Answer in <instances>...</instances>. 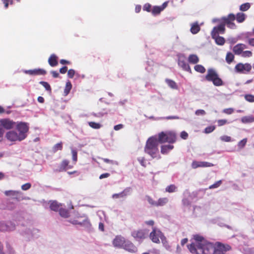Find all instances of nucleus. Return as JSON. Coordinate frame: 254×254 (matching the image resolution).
<instances>
[{
    "instance_id": "obj_15",
    "label": "nucleus",
    "mask_w": 254,
    "mask_h": 254,
    "mask_svg": "<svg viewBox=\"0 0 254 254\" xmlns=\"http://www.w3.org/2000/svg\"><path fill=\"white\" fill-rule=\"evenodd\" d=\"M126 239L121 236H117L113 241L114 247L122 248L126 243Z\"/></svg>"
},
{
    "instance_id": "obj_47",
    "label": "nucleus",
    "mask_w": 254,
    "mask_h": 254,
    "mask_svg": "<svg viewBox=\"0 0 254 254\" xmlns=\"http://www.w3.org/2000/svg\"><path fill=\"white\" fill-rule=\"evenodd\" d=\"M215 129V127L214 126H210L206 127L204 129V132L205 133H209L214 131Z\"/></svg>"
},
{
    "instance_id": "obj_38",
    "label": "nucleus",
    "mask_w": 254,
    "mask_h": 254,
    "mask_svg": "<svg viewBox=\"0 0 254 254\" xmlns=\"http://www.w3.org/2000/svg\"><path fill=\"white\" fill-rule=\"evenodd\" d=\"M63 149V143L62 142L56 144L52 148L53 152H56L58 150H62Z\"/></svg>"
},
{
    "instance_id": "obj_20",
    "label": "nucleus",
    "mask_w": 254,
    "mask_h": 254,
    "mask_svg": "<svg viewBox=\"0 0 254 254\" xmlns=\"http://www.w3.org/2000/svg\"><path fill=\"white\" fill-rule=\"evenodd\" d=\"M247 48L245 44L239 43L235 45L233 48V51L235 55H241L243 50Z\"/></svg>"
},
{
    "instance_id": "obj_7",
    "label": "nucleus",
    "mask_w": 254,
    "mask_h": 254,
    "mask_svg": "<svg viewBox=\"0 0 254 254\" xmlns=\"http://www.w3.org/2000/svg\"><path fill=\"white\" fill-rule=\"evenodd\" d=\"M4 194L6 196H9L11 199L15 200L17 201L23 199L22 193L20 191L13 190H5L4 192Z\"/></svg>"
},
{
    "instance_id": "obj_24",
    "label": "nucleus",
    "mask_w": 254,
    "mask_h": 254,
    "mask_svg": "<svg viewBox=\"0 0 254 254\" xmlns=\"http://www.w3.org/2000/svg\"><path fill=\"white\" fill-rule=\"evenodd\" d=\"M200 30V27L198 23L196 22L191 24L190 31L193 34H197Z\"/></svg>"
},
{
    "instance_id": "obj_37",
    "label": "nucleus",
    "mask_w": 254,
    "mask_h": 254,
    "mask_svg": "<svg viewBox=\"0 0 254 254\" xmlns=\"http://www.w3.org/2000/svg\"><path fill=\"white\" fill-rule=\"evenodd\" d=\"M176 190L177 187L173 184L167 186L165 189L166 191L169 193L175 192Z\"/></svg>"
},
{
    "instance_id": "obj_44",
    "label": "nucleus",
    "mask_w": 254,
    "mask_h": 254,
    "mask_svg": "<svg viewBox=\"0 0 254 254\" xmlns=\"http://www.w3.org/2000/svg\"><path fill=\"white\" fill-rule=\"evenodd\" d=\"M245 99L249 102H254V95L252 94H246L245 95Z\"/></svg>"
},
{
    "instance_id": "obj_39",
    "label": "nucleus",
    "mask_w": 254,
    "mask_h": 254,
    "mask_svg": "<svg viewBox=\"0 0 254 254\" xmlns=\"http://www.w3.org/2000/svg\"><path fill=\"white\" fill-rule=\"evenodd\" d=\"M72 87L71 83L70 81H67L66 83L65 87L64 89V93L65 95H67L70 92Z\"/></svg>"
},
{
    "instance_id": "obj_22",
    "label": "nucleus",
    "mask_w": 254,
    "mask_h": 254,
    "mask_svg": "<svg viewBox=\"0 0 254 254\" xmlns=\"http://www.w3.org/2000/svg\"><path fill=\"white\" fill-rule=\"evenodd\" d=\"M58 59L56 55H51L48 59L49 64L52 67L57 66L58 64Z\"/></svg>"
},
{
    "instance_id": "obj_64",
    "label": "nucleus",
    "mask_w": 254,
    "mask_h": 254,
    "mask_svg": "<svg viewBox=\"0 0 254 254\" xmlns=\"http://www.w3.org/2000/svg\"><path fill=\"white\" fill-rule=\"evenodd\" d=\"M248 43L250 45L254 47V38L249 39Z\"/></svg>"
},
{
    "instance_id": "obj_54",
    "label": "nucleus",
    "mask_w": 254,
    "mask_h": 254,
    "mask_svg": "<svg viewBox=\"0 0 254 254\" xmlns=\"http://www.w3.org/2000/svg\"><path fill=\"white\" fill-rule=\"evenodd\" d=\"M220 139L224 142H230L231 137L227 135H223L220 137Z\"/></svg>"
},
{
    "instance_id": "obj_33",
    "label": "nucleus",
    "mask_w": 254,
    "mask_h": 254,
    "mask_svg": "<svg viewBox=\"0 0 254 254\" xmlns=\"http://www.w3.org/2000/svg\"><path fill=\"white\" fill-rule=\"evenodd\" d=\"M165 81L168 86L171 88L177 89L178 88L177 85L174 81L171 79H166Z\"/></svg>"
},
{
    "instance_id": "obj_43",
    "label": "nucleus",
    "mask_w": 254,
    "mask_h": 254,
    "mask_svg": "<svg viewBox=\"0 0 254 254\" xmlns=\"http://www.w3.org/2000/svg\"><path fill=\"white\" fill-rule=\"evenodd\" d=\"M127 195V194L125 193V191H123L119 193H115L112 195V197L113 198H118L119 197H123Z\"/></svg>"
},
{
    "instance_id": "obj_53",
    "label": "nucleus",
    "mask_w": 254,
    "mask_h": 254,
    "mask_svg": "<svg viewBox=\"0 0 254 254\" xmlns=\"http://www.w3.org/2000/svg\"><path fill=\"white\" fill-rule=\"evenodd\" d=\"M228 123V121L226 119L218 120L217 121L218 126L221 127Z\"/></svg>"
},
{
    "instance_id": "obj_40",
    "label": "nucleus",
    "mask_w": 254,
    "mask_h": 254,
    "mask_svg": "<svg viewBox=\"0 0 254 254\" xmlns=\"http://www.w3.org/2000/svg\"><path fill=\"white\" fill-rule=\"evenodd\" d=\"M88 125L94 129H99L102 127V125L100 124L94 122H89Z\"/></svg>"
},
{
    "instance_id": "obj_48",
    "label": "nucleus",
    "mask_w": 254,
    "mask_h": 254,
    "mask_svg": "<svg viewBox=\"0 0 254 254\" xmlns=\"http://www.w3.org/2000/svg\"><path fill=\"white\" fill-rule=\"evenodd\" d=\"M146 197H147L146 199H147L148 203L150 205H151L152 206H156L157 201L153 200V199L149 196H147Z\"/></svg>"
},
{
    "instance_id": "obj_8",
    "label": "nucleus",
    "mask_w": 254,
    "mask_h": 254,
    "mask_svg": "<svg viewBox=\"0 0 254 254\" xmlns=\"http://www.w3.org/2000/svg\"><path fill=\"white\" fill-rule=\"evenodd\" d=\"M252 69V65L250 64L238 63L235 66V70L238 73H246L249 72Z\"/></svg>"
},
{
    "instance_id": "obj_13",
    "label": "nucleus",
    "mask_w": 254,
    "mask_h": 254,
    "mask_svg": "<svg viewBox=\"0 0 254 254\" xmlns=\"http://www.w3.org/2000/svg\"><path fill=\"white\" fill-rule=\"evenodd\" d=\"M178 64L185 71L191 72V69L189 64L186 62V58L184 56H179L178 58Z\"/></svg>"
},
{
    "instance_id": "obj_46",
    "label": "nucleus",
    "mask_w": 254,
    "mask_h": 254,
    "mask_svg": "<svg viewBox=\"0 0 254 254\" xmlns=\"http://www.w3.org/2000/svg\"><path fill=\"white\" fill-rule=\"evenodd\" d=\"M40 84L44 86L47 91H49L50 92H51V86L48 82L45 81H40Z\"/></svg>"
},
{
    "instance_id": "obj_14",
    "label": "nucleus",
    "mask_w": 254,
    "mask_h": 254,
    "mask_svg": "<svg viewBox=\"0 0 254 254\" xmlns=\"http://www.w3.org/2000/svg\"><path fill=\"white\" fill-rule=\"evenodd\" d=\"M225 23H221L217 26L214 27L211 32V36H215V35H219V34H224L225 31Z\"/></svg>"
},
{
    "instance_id": "obj_31",
    "label": "nucleus",
    "mask_w": 254,
    "mask_h": 254,
    "mask_svg": "<svg viewBox=\"0 0 254 254\" xmlns=\"http://www.w3.org/2000/svg\"><path fill=\"white\" fill-rule=\"evenodd\" d=\"M245 14L243 13H238L236 16V19L239 23L243 22L245 20Z\"/></svg>"
},
{
    "instance_id": "obj_3",
    "label": "nucleus",
    "mask_w": 254,
    "mask_h": 254,
    "mask_svg": "<svg viewBox=\"0 0 254 254\" xmlns=\"http://www.w3.org/2000/svg\"><path fill=\"white\" fill-rule=\"evenodd\" d=\"M157 139L160 143L168 142L173 144L176 142L177 136L176 133L173 131H162L158 133Z\"/></svg>"
},
{
    "instance_id": "obj_34",
    "label": "nucleus",
    "mask_w": 254,
    "mask_h": 254,
    "mask_svg": "<svg viewBox=\"0 0 254 254\" xmlns=\"http://www.w3.org/2000/svg\"><path fill=\"white\" fill-rule=\"evenodd\" d=\"M59 211L60 215L62 217H64V218H67L69 215V213L68 211L66 209L60 208L59 209Z\"/></svg>"
},
{
    "instance_id": "obj_1",
    "label": "nucleus",
    "mask_w": 254,
    "mask_h": 254,
    "mask_svg": "<svg viewBox=\"0 0 254 254\" xmlns=\"http://www.w3.org/2000/svg\"><path fill=\"white\" fill-rule=\"evenodd\" d=\"M193 239L195 242L188 245V249L192 254H225L226 252L231 249L229 245H225L220 242H216L214 245L199 235H194Z\"/></svg>"
},
{
    "instance_id": "obj_50",
    "label": "nucleus",
    "mask_w": 254,
    "mask_h": 254,
    "mask_svg": "<svg viewBox=\"0 0 254 254\" xmlns=\"http://www.w3.org/2000/svg\"><path fill=\"white\" fill-rule=\"evenodd\" d=\"M71 153L72 160L74 162V164H75L77 161V152L76 150H72Z\"/></svg>"
},
{
    "instance_id": "obj_32",
    "label": "nucleus",
    "mask_w": 254,
    "mask_h": 254,
    "mask_svg": "<svg viewBox=\"0 0 254 254\" xmlns=\"http://www.w3.org/2000/svg\"><path fill=\"white\" fill-rule=\"evenodd\" d=\"M194 69L196 71L201 73H204L206 71L205 67L201 64L195 65Z\"/></svg>"
},
{
    "instance_id": "obj_5",
    "label": "nucleus",
    "mask_w": 254,
    "mask_h": 254,
    "mask_svg": "<svg viewBox=\"0 0 254 254\" xmlns=\"http://www.w3.org/2000/svg\"><path fill=\"white\" fill-rule=\"evenodd\" d=\"M16 128L18 131V134L22 140H24L27 136V133L29 131V124L25 122H17L16 124Z\"/></svg>"
},
{
    "instance_id": "obj_6",
    "label": "nucleus",
    "mask_w": 254,
    "mask_h": 254,
    "mask_svg": "<svg viewBox=\"0 0 254 254\" xmlns=\"http://www.w3.org/2000/svg\"><path fill=\"white\" fill-rule=\"evenodd\" d=\"M164 234L156 227L152 228V231L149 234V238L151 241L156 244H159L161 241L164 238Z\"/></svg>"
},
{
    "instance_id": "obj_35",
    "label": "nucleus",
    "mask_w": 254,
    "mask_h": 254,
    "mask_svg": "<svg viewBox=\"0 0 254 254\" xmlns=\"http://www.w3.org/2000/svg\"><path fill=\"white\" fill-rule=\"evenodd\" d=\"M162 11L161 7L159 6H154L152 8L151 13L153 15H156L160 14Z\"/></svg>"
},
{
    "instance_id": "obj_21",
    "label": "nucleus",
    "mask_w": 254,
    "mask_h": 254,
    "mask_svg": "<svg viewBox=\"0 0 254 254\" xmlns=\"http://www.w3.org/2000/svg\"><path fill=\"white\" fill-rule=\"evenodd\" d=\"M122 248L130 253H135L137 251L136 247L129 241H126Z\"/></svg>"
},
{
    "instance_id": "obj_26",
    "label": "nucleus",
    "mask_w": 254,
    "mask_h": 254,
    "mask_svg": "<svg viewBox=\"0 0 254 254\" xmlns=\"http://www.w3.org/2000/svg\"><path fill=\"white\" fill-rule=\"evenodd\" d=\"M198 56L194 54L190 55L188 58V61L190 64H196L199 62Z\"/></svg>"
},
{
    "instance_id": "obj_23",
    "label": "nucleus",
    "mask_w": 254,
    "mask_h": 254,
    "mask_svg": "<svg viewBox=\"0 0 254 254\" xmlns=\"http://www.w3.org/2000/svg\"><path fill=\"white\" fill-rule=\"evenodd\" d=\"M173 148L174 146L171 144L162 145L161 147V152L163 154H166Z\"/></svg>"
},
{
    "instance_id": "obj_2",
    "label": "nucleus",
    "mask_w": 254,
    "mask_h": 254,
    "mask_svg": "<svg viewBox=\"0 0 254 254\" xmlns=\"http://www.w3.org/2000/svg\"><path fill=\"white\" fill-rule=\"evenodd\" d=\"M158 139L156 137H149L146 141L144 152L153 158H160L158 148Z\"/></svg>"
},
{
    "instance_id": "obj_57",
    "label": "nucleus",
    "mask_w": 254,
    "mask_h": 254,
    "mask_svg": "<svg viewBox=\"0 0 254 254\" xmlns=\"http://www.w3.org/2000/svg\"><path fill=\"white\" fill-rule=\"evenodd\" d=\"M99 158L101 159L102 160H103V161L104 162L107 163H109L111 164H117L116 162H115L114 161H113L112 160H110L109 159L103 158Z\"/></svg>"
},
{
    "instance_id": "obj_16",
    "label": "nucleus",
    "mask_w": 254,
    "mask_h": 254,
    "mask_svg": "<svg viewBox=\"0 0 254 254\" xmlns=\"http://www.w3.org/2000/svg\"><path fill=\"white\" fill-rule=\"evenodd\" d=\"M73 167L72 165H69V161L68 160H63L58 167L57 170L58 172L65 171L67 169H71Z\"/></svg>"
},
{
    "instance_id": "obj_62",
    "label": "nucleus",
    "mask_w": 254,
    "mask_h": 254,
    "mask_svg": "<svg viewBox=\"0 0 254 254\" xmlns=\"http://www.w3.org/2000/svg\"><path fill=\"white\" fill-rule=\"evenodd\" d=\"M67 71V67L64 66L60 69V72L62 74L65 73Z\"/></svg>"
},
{
    "instance_id": "obj_56",
    "label": "nucleus",
    "mask_w": 254,
    "mask_h": 254,
    "mask_svg": "<svg viewBox=\"0 0 254 254\" xmlns=\"http://www.w3.org/2000/svg\"><path fill=\"white\" fill-rule=\"evenodd\" d=\"M206 114V112L204 110H201V109H199V110H197L195 112V114L196 115V116H203L204 115H205Z\"/></svg>"
},
{
    "instance_id": "obj_60",
    "label": "nucleus",
    "mask_w": 254,
    "mask_h": 254,
    "mask_svg": "<svg viewBox=\"0 0 254 254\" xmlns=\"http://www.w3.org/2000/svg\"><path fill=\"white\" fill-rule=\"evenodd\" d=\"M181 137L184 139H186L188 137V134L187 132L183 131L181 133Z\"/></svg>"
},
{
    "instance_id": "obj_12",
    "label": "nucleus",
    "mask_w": 254,
    "mask_h": 254,
    "mask_svg": "<svg viewBox=\"0 0 254 254\" xmlns=\"http://www.w3.org/2000/svg\"><path fill=\"white\" fill-rule=\"evenodd\" d=\"M5 137L10 141H21L22 139L20 138L17 132L14 130H11L7 132L5 134Z\"/></svg>"
},
{
    "instance_id": "obj_27",
    "label": "nucleus",
    "mask_w": 254,
    "mask_h": 254,
    "mask_svg": "<svg viewBox=\"0 0 254 254\" xmlns=\"http://www.w3.org/2000/svg\"><path fill=\"white\" fill-rule=\"evenodd\" d=\"M169 201V199L167 197L159 198L157 201L156 207L163 206L166 204Z\"/></svg>"
},
{
    "instance_id": "obj_36",
    "label": "nucleus",
    "mask_w": 254,
    "mask_h": 254,
    "mask_svg": "<svg viewBox=\"0 0 254 254\" xmlns=\"http://www.w3.org/2000/svg\"><path fill=\"white\" fill-rule=\"evenodd\" d=\"M234 56L232 53L228 52L227 53L226 56V61L228 64H230L231 63L234 61Z\"/></svg>"
},
{
    "instance_id": "obj_19",
    "label": "nucleus",
    "mask_w": 254,
    "mask_h": 254,
    "mask_svg": "<svg viewBox=\"0 0 254 254\" xmlns=\"http://www.w3.org/2000/svg\"><path fill=\"white\" fill-rule=\"evenodd\" d=\"M15 229V226L11 222L0 223V230L1 231H10Z\"/></svg>"
},
{
    "instance_id": "obj_4",
    "label": "nucleus",
    "mask_w": 254,
    "mask_h": 254,
    "mask_svg": "<svg viewBox=\"0 0 254 254\" xmlns=\"http://www.w3.org/2000/svg\"><path fill=\"white\" fill-rule=\"evenodd\" d=\"M205 78L208 81L212 82L213 84L216 86H220L224 84L223 80L219 77L217 72L213 68L208 69Z\"/></svg>"
},
{
    "instance_id": "obj_61",
    "label": "nucleus",
    "mask_w": 254,
    "mask_h": 254,
    "mask_svg": "<svg viewBox=\"0 0 254 254\" xmlns=\"http://www.w3.org/2000/svg\"><path fill=\"white\" fill-rule=\"evenodd\" d=\"M4 131L3 128L0 126V142H1L3 140V136L4 134Z\"/></svg>"
},
{
    "instance_id": "obj_42",
    "label": "nucleus",
    "mask_w": 254,
    "mask_h": 254,
    "mask_svg": "<svg viewBox=\"0 0 254 254\" xmlns=\"http://www.w3.org/2000/svg\"><path fill=\"white\" fill-rule=\"evenodd\" d=\"M247 142V138H244L243 139H242V140L238 142V147L240 149H242L245 146Z\"/></svg>"
},
{
    "instance_id": "obj_49",
    "label": "nucleus",
    "mask_w": 254,
    "mask_h": 254,
    "mask_svg": "<svg viewBox=\"0 0 254 254\" xmlns=\"http://www.w3.org/2000/svg\"><path fill=\"white\" fill-rule=\"evenodd\" d=\"M222 184V181L219 180L215 182L214 184L209 187V189H213L219 187Z\"/></svg>"
},
{
    "instance_id": "obj_9",
    "label": "nucleus",
    "mask_w": 254,
    "mask_h": 254,
    "mask_svg": "<svg viewBox=\"0 0 254 254\" xmlns=\"http://www.w3.org/2000/svg\"><path fill=\"white\" fill-rule=\"evenodd\" d=\"M16 123L9 118L2 119L0 120V126L7 130L13 128L16 126Z\"/></svg>"
},
{
    "instance_id": "obj_45",
    "label": "nucleus",
    "mask_w": 254,
    "mask_h": 254,
    "mask_svg": "<svg viewBox=\"0 0 254 254\" xmlns=\"http://www.w3.org/2000/svg\"><path fill=\"white\" fill-rule=\"evenodd\" d=\"M241 55L244 58H249L252 56L253 53L250 51H243Z\"/></svg>"
},
{
    "instance_id": "obj_41",
    "label": "nucleus",
    "mask_w": 254,
    "mask_h": 254,
    "mask_svg": "<svg viewBox=\"0 0 254 254\" xmlns=\"http://www.w3.org/2000/svg\"><path fill=\"white\" fill-rule=\"evenodd\" d=\"M251 5L249 2L245 3L241 5L240 10L242 11H245L250 8Z\"/></svg>"
},
{
    "instance_id": "obj_28",
    "label": "nucleus",
    "mask_w": 254,
    "mask_h": 254,
    "mask_svg": "<svg viewBox=\"0 0 254 254\" xmlns=\"http://www.w3.org/2000/svg\"><path fill=\"white\" fill-rule=\"evenodd\" d=\"M241 122L244 124L253 123L254 122V117L252 115L244 116L242 118Z\"/></svg>"
},
{
    "instance_id": "obj_55",
    "label": "nucleus",
    "mask_w": 254,
    "mask_h": 254,
    "mask_svg": "<svg viewBox=\"0 0 254 254\" xmlns=\"http://www.w3.org/2000/svg\"><path fill=\"white\" fill-rule=\"evenodd\" d=\"M31 187V185L30 183H26L24 185H23L22 186H21V189L22 190H29Z\"/></svg>"
},
{
    "instance_id": "obj_59",
    "label": "nucleus",
    "mask_w": 254,
    "mask_h": 254,
    "mask_svg": "<svg viewBox=\"0 0 254 254\" xmlns=\"http://www.w3.org/2000/svg\"><path fill=\"white\" fill-rule=\"evenodd\" d=\"M138 161L140 164L143 167H146L145 165V159L144 157H140L138 158Z\"/></svg>"
},
{
    "instance_id": "obj_29",
    "label": "nucleus",
    "mask_w": 254,
    "mask_h": 254,
    "mask_svg": "<svg viewBox=\"0 0 254 254\" xmlns=\"http://www.w3.org/2000/svg\"><path fill=\"white\" fill-rule=\"evenodd\" d=\"M161 242L162 243L163 246L165 248V249L167 251H170V252L172 251V247L169 244V243L167 241V240L165 236H164V238H163V239H162Z\"/></svg>"
},
{
    "instance_id": "obj_25",
    "label": "nucleus",
    "mask_w": 254,
    "mask_h": 254,
    "mask_svg": "<svg viewBox=\"0 0 254 254\" xmlns=\"http://www.w3.org/2000/svg\"><path fill=\"white\" fill-rule=\"evenodd\" d=\"M212 39L215 40L216 43L218 45H223L225 43V39L219 35H215V36H211Z\"/></svg>"
},
{
    "instance_id": "obj_17",
    "label": "nucleus",
    "mask_w": 254,
    "mask_h": 254,
    "mask_svg": "<svg viewBox=\"0 0 254 254\" xmlns=\"http://www.w3.org/2000/svg\"><path fill=\"white\" fill-rule=\"evenodd\" d=\"M213 166L212 163L207 162L193 161L191 163V167L193 169L198 167H209Z\"/></svg>"
},
{
    "instance_id": "obj_10",
    "label": "nucleus",
    "mask_w": 254,
    "mask_h": 254,
    "mask_svg": "<svg viewBox=\"0 0 254 254\" xmlns=\"http://www.w3.org/2000/svg\"><path fill=\"white\" fill-rule=\"evenodd\" d=\"M236 19V16L233 14H229L227 16L223 17L221 20L223 21L222 23H225V25L227 26L230 28H234L236 27L235 23L233 21Z\"/></svg>"
},
{
    "instance_id": "obj_11",
    "label": "nucleus",
    "mask_w": 254,
    "mask_h": 254,
    "mask_svg": "<svg viewBox=\"0 0 254 254\" xmlns=\"http://www.w3.org/2000/svg\"><path fill=\"white\" fill-rule=\"evenodd\" d=\"M148 235L147 230L140 229L134 230L131 233V236L136 240H140L145 239Z\"/></svg>"
},
{
    "instance_id": "obj_18",
    "label": "nucleus",
    "mask_w": 254,
    "mask_h": 254,
    "mask_svg": "<svg viewBox=\"0 0 254 254\" xmlns=\"http://www.w3.org/2000/svg\"><path fill=\"white\" fill-rule=\"evenodd\" d=\"M24 72L31 75H45L47 73L45 70L40 68L27 70Z\"/></svg>"
},
{
    "instance_id": "obj_58",
    "label": "nucleus",
    "mask_w": 254,
    "mask_h": 254,
    "mask_svg": "<svg viewBox=\"0 0 254 254\" xmlns=\"http://www.w3.org/2000/svg\"><path fill=\"white\" fill-rule=\"evenodd\" d=\"M223 113L230 115L234 112V109L233 108H227L223 110Z\"/></svg>"
},
{
    "instance_id": "obj_51",
    "label": "nucleus",
    "mask_w": 254,
    "mask_h": 254,
    "mask_svg": "<svg viewBox=\"0 0 254 254\" xmlns=\"http://www.w3.org/2000/svg\"><path fill=\"white\" fill-rule=\"evenodd\" d=\"M143 10L147 12H151V5L148 3H145L143 7Z\"/></svg>"
},
{
    "instance_id": "obj_52",
    "label": "nucleus",
    "mask_w": 254,
    "mask_h": 254,
    "mask_svg": "<svg viewBox=\"0 0 254 254\" xmlns=\"http://www.w3.org/2000/svg\"><path fill=\"white\" fill-rule=\"evenodd\" d=\"M75 73V71L73 69H70L67 71V76L70 78H72Z\"/></svg>"
},
{
    "instance_id": "obj_63",
    "label": "nucleus",
    "mask_w": 254,
    "mask_h": 254,
    "mask_svg": "<svg viewBox=\"0 0 254 254\" xmlns=\"http://www.w3.org/2000/svg\"><path fill=\"white\" fill-rule=\"evenodd\" d=\"M110 176V174L109 173H104V174H101L99 176V179H103L104 178H108Z\"/></svg>"
},
{
    "instance_id": "obj_30",
    "label": "nucleus",
    "mask_w": 254,
    "mask_h": 254,
    "mask_svg": "<svg viewBox=\"0 0 254 254\" xmlns=\"http://www.w3.org/2000/svg\"><path fill=\"white\" fill-rule=\"evenodd\" d=\"M60 205L57 201H53L50 205V209L54 211H59Z\"/></svg>"
}]
</instances>
